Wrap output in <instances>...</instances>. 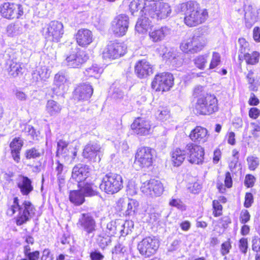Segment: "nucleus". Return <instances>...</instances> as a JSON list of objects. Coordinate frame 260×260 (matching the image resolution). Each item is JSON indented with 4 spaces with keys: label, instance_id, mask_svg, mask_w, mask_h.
I'll return each mask as SVG.
<instances>
[{
    "label": "nucleus",
    "instance_id": "nucleus-1",
    "mask_svg": "<svg viewBox=\"0 0 260 260\" xmlns=\"http://www.w3.org/2000/svg\"><path fill=\"white\" fill-rule=\"evenodd\" d=\"M34 206L28 201H24L21 204L19 203L17 197L13 199V201L10 202L7 210V214L12 216L16 213V223L17 225H21L26 223L34 216L36 212Z\"/></svg>",
    "mask_w": 260,
    "mask_h": 260
},
{
    "label": "nucleus",
    "instance_id": "nucleus-2",
    "mask_svg": "<svg viewBox=\"0 0 260 260\" xmlns=\"http://www.w3.org/2000/svg\"><path fill=\"white\" fill-rule=\"evenodd\" d=\"M179 8L184 13V23L189 27L196 26L204 23L208 17L207 10L201 9L199 4L194 1L182 3Z\"/></svg>",
    "mask_w": 260,
    "mask_h": 260
},
{
    "label": "nucleus",
    "instance_id": "nucleus-3",
    "mask_svg": "<svg viewBox=\"0 0 260 260\" xmlns=\"http://www.w3.org/2000/svg\"><path fill=\"white\" fill-rule=\"evenodd\" d=\"M195 109L200 114L210 115L218 111V101L214 95L201 96L197 100Z\"/></svg>",
    "mask_w": 260,
    "mask_h": 260
},
{
    "label": "nucleus",
    "instance_id": "nucleus-4",
    "mask_svg": "<svg viewBox=\"0 0 260 260\" xmlns=\"http://www.w3.org/2000/svg\"><path fill=\"white\" fill-rule=\"evenodd\" d=\"M143 8L146 15L156 19H165L171 13L170 6L165 3H153L150 5L145 4V6Z\"/></svg>",
    "mask_w": 260,
    "mask_h": 260
},
{
    "label": "nucleus",
    "instance_id": "nucleus-5",
    "mask_svg": "<svg viewBox=\"0 0 260 260\" xmlns=\"http://www.w3.org/2000/svg\"><path fill=\"white\" fill-rule=\"evenodd\" d=\"M100 186L107 193H117L123 187L122 177L117 174L109 173L103 177Z\"/></svg>",
    "mask_w": 260,
    "mask_h": 260
},
{
    "label": "nucleus",
    "instance_id": "nucleus-6",
    "mask_svg": "<svg viewBox=\"0 0 260 260\" xmlns=\"http://www.w3.org/2000/svg\"><path fill=\"white\" fill-rule=\"evenodd\" d=\"M78 149L76 146L69 145L66 141L60 140L57 142V155L64 159V162L71 164L77 161Z\"/></svg>",
    "mask_w": 260,
    "mask_h": 260
},
{
    "label": "nucleus",
    "instance_id": "nucleus-7",
    "mask_svg": "<svg viewBox=\"0 0 260 260\" xmlns=\"http://www.w3.org/2000/svg\"><path fill=\"white\" fill-rule=\"evenodd\" d=\"M204 38L200 36H193L191 38L184 39L180 47L184 53H194L202 50L206 45Z\"/></svg>",
    "mask_w": 260,
    "mask_h": 260
},
{
    "label": "nucleus",
    "instance_id": "nucleus-8",
    "mask_svg": "<svg viewBox=\"0 0 260 260\" xmlns=\"http://www.w3.org/2000/svg\"><path fill=\"white\" fill-rule=\"evenodd\" d=\"M88 59L84 51L76 48L66 55L64 64L71 68H79Z\"/></svg>",
    "mask_w": 260,
    "mask_h": 260
},
{
    "label": "nucleus",
    "instance_id": "nucleus-9",
    "mask_svg": "<svg viewBox=\"0 0 260 260\" xmlns=\"http://www.w3.org/2000/svg\"><path fill=\"white\" fill-rule=\"evenodd\" d=\"M174 84V77L169 73H162L155 75L152 82V87L156 91H167Z\"/></svg>",
    "mask_w": 260,
    "mask_h": 260
},
{
    "label": "nucleus",
    "instance_id": "nucleus-10",
    "mask_svg": "<svg viewBox=\"0 0 260 260\" xmlns=\"http://www.w3.org/2000/svg\"><path fill=\"white\" fill-rule=\"evenodd\" d=\"M154 151L148 147L139 148L135 156V165L141 168H147L152 166L153 159Z\"/></svg>",
    "mask_w": 260,
    "mask_h": 260
},
{
    "label": "nucleus",
    "instance_id": "nucleus-11",
    "mask_svg": "<svg viewBox=\"0 0 260 260\" xmlns=\"http://www.w3.org/2000/svg\"><path fill=\"white\" fill-rule=\"evenodd\" d=\"M125 45L121 42H110L103 52L105 59H115L123 56L126 52Z\"/></svg>",
    "mask_w": 260,
    "mask_h": 260
},
{
    "label": "nucleus",
    "instance_id": "nucleus-12",
    "mask_svg": "<svg viewBox=\"0 0 260 260\" xmlns=\"http://www.w3.org/2000/svg\"><path fill=\"white\" fill-rule=\"evenodd\" d=\"M128 26V17L125 14H119L112 21L110 29L116 36L122 37L126 34Z\"/></svg>",
    "mask_w": 260,
    "mask_h": 260
},
{
    "label": "nucleus",
    "instance_id": "nucleus-13",
    "mask_svg": "<svg viewBox=\"0 0 260 260\" xmlns=\"http://www.w3.org/2000/svg\"><path fill=\"white\" fill-rule=\"evenodd\" d=\"M159 245V241L156 238L148 237L139 243L138 249L142 255L149 257L156 252Z\"/></svg>",
    "mask_w": 260,
    "mask_h": 260
},
{
    "label": "nucleus",
    "instance_id": "nucleus-14",
    "mask_svg": "<svg viewBox=\"0 0 260 260\" xmlns=\"http://www.w3.org/2000/svg\"><path fill=\"white\" fill-rule=\"evenodd\" d=\"M141 190L146 196L159 197L164 192V186L159 180L151 179L142 184Z\"/></svg>",
    "mask_w": 260,
    "mask_h": 260
},
{
    "label": "nucleus",
    "instance_id": "nucleus-15",
    "mask_svg": "<svg viewBox=\"0 0 260 260\" xmlns=\"http://www.w3.org/2000/svg\"><path fill=\"white\" fill-rule=\"evenodd\" d=\"M77 226L85 232L86 235L93 236L96 231L95 221L90 213H82L80 215L77 223Z\"/></svg>",
    "mask_w": 260,
    "mask_h": 260
},
{
    "label": "nucleus",
    "instance_id": "nucleus-16",
    "mask_svg": "<svg viewBox=\"0 0 260 260\" xmlns=\"http://www.w3.org/2000/svg\"><path fill=\"white\" fill-rule=\"evenodd\" d=\"M188 161L191 164H201L204 160V150L201 146L189 143L185 147Z\"/></svg>",
    "mask_w": 260,
    "mask_h": 260
},
{
    "label": "nucleus",
    "instance_id": "nucleus-17",
    "mask_svg": "<svg viewBox=\"0 0 260 260\" xmlns=\"http://www.w3.org/2000/svg\"><path fill=\"white\" fill-rule=\"evenodd\" d=\"M2 16L8 19L19 18L23 14L21 5L12 3H5L1 7Z\"/></svg>",
    "mask_w": 260,
    "mask_h": 260
},
{
    "label": "nucleus",
    "instance_id": "nucleus-18",
    "mask_svg": "<svg viewBox=\"0 0 260 260\" xmlns=\"http://www.w3.org/2000/svg\"><path fill=\"white\" fill-rule=\"evenodd\" d=\"M62 24L57 21L50 22L45 31L46 39L51 41L58 42L63 34Z\"/></svg>",
    "mask_w": 260,
    "mask_h": 260
},
{
    "label": "nucleus",
    "instance_id": "nucleus-19",
    "mask_svg": "<svg viewBox=\"0 0 260 260\" xmlns=\"http://www.w3.org/2000/svg\"><path fill=\"white\" fill-rule=\"evenodd\" d=\"M102 152L103 148L98 142H90L85 146L82 155L90 161H99L101 160L100 153Z\"/></svg>",
    "mask_w": 260,
    "mask_h": 260
},
{
    "label": "nucleus",
    "instance_id": "nucleus-20",
    "mask_svg": "<svg viewBox=\"0 0 260 260\" xmlns=\"http://www.w3.org/2000/svg\"><path fill=\"white\" fill-rule=\"evenodd\" d=\"M18 55L19 53L12 54L6 62V68L9 74L13 77L22 75L24 70L23 63L18 59Z\"/></svg>",
    "mask_w": 260,
    "mask_h": 260
},
{
    "label": "nucleus",
    "instance_id": "nucleus-21",
    "mask_svg": "<svg viewBox=\"0 0 260 260\" xmlns=\"http://www.w3.org/2000/svg\"><path fill=\"white\" fill-rule=\"evenodd\" d=\"M134 132L139 135H147L150 133L151 124L149 121L142 118L136 119L131 125Z\"/></svg>",
    "mask_w": 260,
    "mask_h": 260
},
{
    "label": "nucleus",
    "instance_id": "nucleus-22",
    "mask_svg": "<svg viewBox=\"0 0 260 260\" xmlns=\"http://www.w3.org/2000/svg\"><path fill=\"white\" fill-rule=\"evenodd\" d=\"M89 168L86 165L78 164L75 166L72 171V178L78 182L82 183L89 175Z\"/></svg>",
    "mask_w": 260,
    "mask_h": 260
},
{
    "label": "nucleus",
    "instance_id": "nucleus-23",
    "mask_svg": "<svg viewBox=\"0 0 260 260\" xmlns=\"http://www.w3.org/2000/svg\"><path fill=\"white\" fill-rule=\"evenodd\" d=\"M93 93L92 86L86 83L79 85L75 90V98L79 101L88 100Z\"/></svg>",
    "mask_w": 260,
    "mask_h": 260
},
{
    "label": "nucleus",
    "instance_id": "nucleus-24",
    "mask_svg": "<svg viewBox=\"0 0 260 260\" xmlns=\"http://www.w3.org/2000/svg\"><path fill=\"white\" fill-rule=\"evenodd\" d=\"M135 72L140 78L147 77L153 73L151 65L146 60H139L135 67Z\"/></svg>",
    "mask_w": 260,
    "mask_h": 260
},
{
    "label": "nucleus",
    "instance_id": "nucleus-25",
    "mask_svg": "<svg viewBox=\"0 0 260 260\" xmlns=\"http://www.w3.org/2000/svg\"><path fill=\"white\" fill-rule=\"evenodd\" d=\"M190 139L196 143L203 144L207 142L209 135L206 128L201 126H196L192 129L189 135Z\"/></svg>",
    "mask_w": 260,
    "mask_h": 260
},
{
    "label": "nucleus",
    "instance_id": "nucleus-26",
    "mask_svg": "<svg viewBox=\"0 0 260 260\" xmlns=\"http://www.w3.org/2000/svg\"><path fill=\"white\" fill-rule=\"evenodd\" d=\"M77 44L83 47L89 45L93 41L92 32L87 29H80L76 35Z\"/></svg>",
    "mask_w": 260,
    "mask_h": 260
},
{
    "label": "nucleus",
    "instance_id": "nucleus-27",
    "mask_svg": "<svg viewBox=\"0 0 260 260\" xmlns=\"http://www.w3.org/2000/svg\"><path fill=\"white\" fill-rule=\"evenodd\" d=\"M67 78L63 73L59 72L55 75L54 86L52 88L54 94L59 95L65 90Z\"/></svg>",
    "mask_w": 260,
    "mask_h": 260
},
{
    "label": "nucleus",
    "instance_id": "nucleus-28",
    "mask_svg": "<svg viewBox=\"0 0 260 260\" xmlns=\"http://www.w3.org/2000/svg\"><path fill=\"white\" fill-rule=\"evenodd\" d=\"M51 71L49 67H38L32 73V80L34 82L45 81L50 77Z\"/></svg>",
    "mask_w": 260,
    "mask_h": 260
},
{
    "label": "nucleus",
    "instance_id": "nucleus-29",
    "mask_svg": "<svg viewBox=\"0 0 260 260\" xmlns=\"http://www.w3.org/2000/svg\"><path fill=\"white\" fill-rule=\"evenodd\" d=\"M160 48L162 49V52L159 51V53L164 59L169 60L173 65L179 66L182 63L181 59L176 50L172 49L168 52L165 53V51L167 50L166 47L161 46Z\"/></svg>",
    "mask_w": 260,
    "mask_h": 260
},
{
    "label": "nucleus",
    "instance_id": "nucleus-30",
    "mask_svg": "<svg viewBox=\"0 0 260 260\" xmlns=\"http://www.w3.org/2000/svg\"><path fill=\"white\" fill-rule=\"evenodd\" d=\"M17 184L21 193L24 196L28 195L34 189L31 180L26 176H20Z\"/></svg>",
    "mask_w": 260,
    "mask_h": 260
},
{
    "label": "nucleus",
    "instance_id": "nucleus-31",
    "mask_svg": "<svg viewBox=\"0 0 260 260\" xmlns=\"http://www.w3.org/2000/svg\"><path fill=\"white\" fill-rule=\"evenodd\" d=\"M260 18V9L255 11L251 6H248L245 13V24L247 27H251L258 18Z\"/></svg>",
    "mask_w": 260,
    "mask_h": 260
},
{
    "label": "nucleus",
    "instance_id": "nucleus-32",
    "mask_svg": "<svg viewBox=\"0 0 260 260\" xmlns=\"http://www.w3.org/2000/svg\"><path fill=\"white\" fill-rule=\"evenodd\" d=\"M170 33V29L166 26L155 28L149 32V37L153 42L163 40Z\"/></svg>",
    "mask_w": 260,
    "mask_h": 260
},
{
    "label": "nucleus",
    "instance_id": "nucleus-33",
    "mask_svg": "<svg viewBox=\"0 0 260 260\" xmlns=\"http://www.w3.org/2000/svg\"><path fill=\"white\" fill-rule=\"evenodd\" d=\"M185 150H183L180 148L175 149L172 152V161L174 166H179L183 162L186 155Z\"/></svg>",
    "mask_w": 260,
    "mask_h": 260
},
{
    "label": "nucleus",
    "instance_id": "nucleus-34",
    "mask_svg": "<svg viewBox=\"0 0 260 260\" xmlns=\"http://www.w3.org/2000/svg\"><path fill=\"white\" fill-rule=\"evenodd\" d=\"M62 109V106L54 100H48L46 105V111L50 116H56Z\"/></svg>",
    "mask_w": 260,
    "mask_h": 260
},
{
    "label": "nucleus",
    "instance_id": "nucleus-35",
    "mask_svg": "<svg viewBox=\"0 0 260 260\" xmlns=\"http://www.w3.org/2000/svg\"><path fill=\"white\" fill-rule=\"evenodd\" d=\"M103 72L102 68L97 64H93L91 67L87 68L84 72L85 76L89 78L99 79Z\"/></svg>",
    "mask_w": 260,
    "mask_h": 260
},
{
    "label": "nucleus",
    "instance_id": "nucleus-36",
    "mask_svg": "<svg viewBox=\"0 0 260 260\" xmlns=\"http://www.w3.org/2000/svg\"><path fill=\"white\" fill-rule=\"evenodd\" d=\"M145 15L141 17L137 22L135 28L139 33H145L151 25L149 18L146 17L147 15Z\"/></svg>",
    "mask_w": 260,
    "mask_h": 260
},
{
    "label": "nucleus",
    "instance_id": "nucleus-37",
    "mask_svg": "<svg viewBox=\"0 0 260 260\" xmlns=\"http://www.w3.org/2000/svg\"><path fill=\"white\" fill-rule=\"evenodd\" d=\"M44 150L39 147H32L27 149L25 152V156L27 159L39 158L44 154Z\"/></svg>",
    "mask_w": 260,
    "mask_h": 260
},
{
    "label": "nucleus",
    "instance_id": "nucleus-38",
    "mask_svg": "<svg viewBox=\"0 0 260 260\" xmlns=\"http://www.w3.org/2000/svg\"><path fill=\"white\" fill-rule=\"evenodd\" d=\"M233 185V180L231 174L230 172H226L225 173V179H224V184H223L219 180L217 182V187L219 191L223 193L225 191V187L227 188H231Z\"/></svg>",
    "mask_w": 260,
    "mask_h": 260
},
{
    "label": "nucleus",
    "instance_id": "nucleus-39",
    "mask_svg": "<svg viewBox=\"0 0 260 260\" xmlns=\"http://www.w3.org/2000/svg\"><path fill=\"white\" fill-rule=\"evenodd\" d=\"M70 200L76 205H80L85 201L84 195L81 193L80 190H73L70 193Z\"/></svg>",
    "mask_w": 260,
    "mask_h": 260
},
{
    "label": "nucleus",
    "instance_id": "nucleus-40",
    "mask_svg": "<svg viewBox=\"0 0 260 260\" xmlns=\"http://www.w3.org/2000/svg\"><path fill=\"white\" fill-rule=\"evenodd\" d=\"M79 188L84 195V197H91L96 194V192L93 189L92 187V185L90 183H81L78 184Z\"/></svg>",
    "mask_w": 260,
    "mask_h": 260
},
{
    "label": "nucleus",
    "instance_id": "nucleus-41",
    "mask_svg": "<svg viewBox=\"0 0 260 260\" xmlns=\"http://www.w3.org/2000/svg\"><path fill=\"white\" fill-rule=\"evenodd\" d=\"M260 54L254 51L251 53H246L244 54V59L247 64L254 65L257 64L259 59Z\"/></svg>",
    "mask_w": 260,
    "mask_h": 260
},
{
    "label": "nucleus",
    "instance_id": "nucleus-42",
    "mask_svg": "<svg viewBox=\"0 0 260 260\" xmlns=\"http://www.w3.org/2000/svg\"><path fill=\"white\" fill-rule=\"evenodd\" d=\"M126 205L127 207L125 211V214L126 215H131L135 213L139 206V203L136 200L128 198Z\"/></svg>",
    "mask_w": 260,
    "mask_h": 260
},
{
    "label": "nucleus",
    "instance_id": "nucleus-43",
    "mask_svg": "<svg viewBox=\"0 0 260 260\" xmlns=\"http://www.w3.org/2000/svg\"><path fill=\"white\" fill-rule=\"evenodd\" d=\"M112 96L116 100H122L123 105H126L131 101V99L127 94L124 95L123 92L119 88L115 89L112 93Z\"/></svg>",
    "mask_w": 260,
    "mask_h": 260
},
{
    "label": "nucleus",
    "instance_id": "nucleus-44",
    "mask_svg": "<svg viewBox=\"0 0 260 260\" xmlns=\"http://www.w3.org/2000/svg\"><path fill=\"white\" fill-rule=\"evenodd\" d=\"M169 111L166 107H159L155 113L156 118L160 121H165L170 117Z\"/></svg>",
    "mask_w": 260,
    "mask_h": 260
},
{
    "label": "nucleus",
    "instance_id": "nucleus-45",
    "mask_svg": "<svg viewBox=\"0 0 260 260\" xmlns=\"http://www.w3.org/2000/svg\"><path fill=\"white\" fill-rule=\"evenodd\" d=\"M209 55L205 54L200 55L194 59V63L196 66L200 69H204L207 63Z\"/></svg>",
    "mask_w": 260,
    "mask_h": 260
},
{
    "label": "nucleus",
    "instance_id": "nucleus-46",
    "mask_svg": "<svg viewBox=\"0 0 260 260\" xmlns=\"http://www.w3.org/2000/svg\"><path fill=\"white\" fill-rule=\"evenodd\" d=\"M221 63V56L220 54L217 52H213L209 63L210 70H212L218 67Z\"/></svg>",
    "mask_w": 260,
    "mask_h": 260
},
{
    "label": "nucleus",
    "instance_id": "nucleus-47",
    "mask_svg": "<svg viewBox=\"0 0 260 260\" xmlns=\"http://www.w3.org/2000/svg\"><path fill=\"white\" fill-rule=\"evenodd\" d=\"M119 224L115 221H111L107 224L106 232L109 236H114L118 231Z\"/></svg>",
    "mask_w": 260,
    "mask_h": 260
},
{
    "label": "nucleus",
    "instance_id": "nucleus-48",
    "mask_svg": "<svg viewBox=\"0 0 260 260\" xmlns=\"http://www.w3.org/2000/svg\"><path fill=\"white\" fill-rule=\"evenodd\" d=\"M23 132L26 135L30 136L33 140H38L39 132L36 131L34 127L30 125H25Z\"/></svg>",
    "mask_w": 260,
    "mask_h": 260
},
{
    "label": "nucleus",
    "instance_id": "nucleus-49",
    "mask_svg": "<svg viewBox=\"0 0 260 260\" xmlns=\"http://www.w3.org/2000/svg\"><path fill=\"white\" fill-rule=\"evenodd\" d=\"M23 145V140L19 137L14 138L10 144L11 150H20Z\"/></svg>",
    "mask_w": 260,
    "mask_h": 260
},
{
    "label": "nucleus",
    "instance_id": "nucleus-50",
    "mask_svg": "<svg viewBox=\"0 0 260 260\" xmlns=\"http://www.w3.org/2000/svg\"><path fill=\"white\" fill-rule=\"evenodd\" d=\"M169 205L172 207L177 208L181 211L186 210V207L182 202L179 199L172 197L169 202Z\"/></svg>",
    "mask_w": 260,
    "mask_h": 260
},
{
    "label": "nucleus",
    "instance_id": "nucleus-51",
    "mask_svg": "<svg viewBox=\"0 0 260 260\" xmlns=\"http://www.w3.org/2000/svg\"><path fill=\"white\" fill-rule=\"evenodd\" d=\"M248 167L250 170H254L258 166V158L254 156H248L247 158Z\"/></svg>",
    "mask_w": 260,
    "mask_h": 260
},
{
    "label": "nucleus",
    "instance_id": "nucleus-52",
    "mask_svg": "<svg viewBox=\"0 0 260 260\" xmlns=\"http://www.w3.org/2000/svg\"><path fill=\"white\" fill-rule=\"evenodd\" d=\"M239 44V52L241 54H245L246 52L249 50V43L243 38H239L238 40Z\"/></svg>",
    "mask_w": 260,
    "mask_h": 260
},
{
    "label": "nucleus",
    "instance_id": "nucleus-53",
    "mask_svg": "<svg viewBox=\"0 0 260 260\" xmlns=\"http://www.w3.org/2000/svg\"><path fill=\"white\" fill-rule=\"evenodd\" d=\"M213 214L215 216H219L222 214V207L219 201H213Z\"/></svg>",
    "mask_w": 260,
    "mask_h": 260
},
{
    "label": "nucleus",
    "instance_id": "nucleus-54",
    "mask_svg": "<svg viewBox=\"0 0 260 260\" xmlns=\"http://www.w3.org/2000/svg\"><path fill=\"white\" fill-rule=\"evenodd\" d=\"M129 222H125L124 223L120 224H119V229L118 231H119L120 233L121 236H125L129 234V232L131 231L128 228Z\"/></svg>",
    "mask_w": 260,
    "mask_h": 260
},
{
    "label": "nucleus",
    "instance_id": "nucleus-55",
    "mask_svg": "<svg viewBox=\"0 0 260 260\" xmlns=\"http://www.w3.org/2000/svg\"><path fill=\"white\" fill-rule=\"evenodd\" d=\"M250 218V215L246 209H243L241 211L240 215V221L242 224L247 223Z\"/></svg>",
    "mask_w": 260,
    "mask_h": 260
},
{
    "label": "nucleus",
    "instance_id": "nucleus-56",
    "mask_svg": "<svg viewBox=\"0 0 260 260\" xmlns=\"http://www.w3.org/2000/svg\"><path fill=\"white\" fill-rule=\"evenodd\" d=\"M239 248L240 251L246 254L248 249V241L246 238H242L239 240Z\"/></svg>",
    "mask_w": 260,
    "mask_h": 260
},
{
    "label": "nucleus",
    "instance_id": "nucleus-57",
    "mask_svg": "<svg viewBox=\"0 0 260 260\" xmlns=\"http://www.w3.org/2000/svg\"><path fill=\"white\" fill-rule=\"evenodd\" d=\"M232 246L230 241H227L223 242L221 245L220 249V252L222 255L224 256L228 254Z\"/></svg>",
    "mask_w": 260,
    "mask_h": 260
},
{
    "label": "nucleus",
    "instance_id": "nucleus-58",
    "mask_svg": "<svg viewBox=\"0 0 260 260\" xmlns=\"http://www.w3.org/2000/svg\"><path fill=\"white\" fill-rule=\"evenodd\" d=\"M128 198H120L117 202V208L119 211H125Z\"/></svg>",
    "mask_w": 260,
    "mask_h": 260
},
{
    "label": "nucleus",
    "instance_id": "nucleus-59",
    "mask_svg": "<svg viewBox=\"0 0 260 260\" xmlns=\"http://www.w3.org/2000/svg\"><path fill=\"white\" fill-rule=\"evenodd\" d=\"M252 249L256 252H260V238L254 237L252 240Z\"/></svg>",
    "mask_w": 260,
    "mask_h": 260
},
{
    "label": "nucleus",
    "instance_id": "nucleus-60",
    "mask_svg": "<svg viewBox=\"0 0 260 260\" xmlns=\"http://www.w3.org/2000/svg\"><path fill=\"white\" fill-rule=\"evenodd\" d=\"M255 181V178L252 175L248 174L245 176L244 184L247 187H252Z\"/></svg>",
    "mask_w": 260,
    "mask_h": 260
},
{
    "label": "nucleus",
    "instance_id": "nucleus-61",
    "mask_svg": "<svg viewBox=\"0 0 260 260\" xmlns=\"http://www.w3.org/2000/svg\"><path fill=\"white\" fill-rule=\"evenodd\" d=\"M253 202V197L251 193L247 192L245 196L244 206L246 208L250 207Z\"/></svg>",
    "mask_w": 260,
    "mask_h": 260
},
{
    "label": "nucleus",
    "instance_id": "nucleus-62",
    "mask_svg": "<svg viewBox=\"0 0 260 260\" xmlns=\"http://www.w3.org/2000/svg\"><path fill=\"white\" fill-rule=\"evenodd\" d=\"M111 242L110 236L108 235L106 237H102L99 241V246L104 249L107 246L109 245Z\"/></svg>",
    "mask_w": 260,
    "mask_h": 260
},
{
    "label": "nucleus",
    "instance_id": "nucleus-63",
    "mask_svg": "<svg viewBox=\"0 0 260 260\" xmlns=\"http://www.w3.org/2000/svg\"><path fill=\"white\" fill-rule=\"evenodd\" d=\"M126 251V248L125 247L123 246L122 245L120 244H118L116 245L112 250V254H123Z\"/></svg>",
    "mask_w": 260,
    "mask_h": 260
},
{
    "label": "nucleus",
    "instance_id": "nucleus-64",
    "mask_svg": "<svg viewBox=\"0 0 260 260\" xmlns=\"http://www.w3.org/2000/svg\"><path fill=\"white\" fill-rule=\"evenodd\" d=\"M90 257L91 260H103L104 256L99 251H93L90 254Z\"/></svg>",
    "mask_w": 260,
    "mask_h": 260
}]
</instances>
